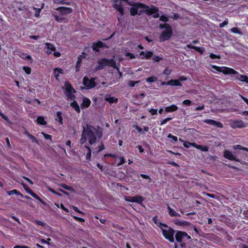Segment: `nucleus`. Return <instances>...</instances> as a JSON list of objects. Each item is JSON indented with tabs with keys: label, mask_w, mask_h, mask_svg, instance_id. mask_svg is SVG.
I'll use <instances>...</instances> for the list:
<instances>
[{
	"label": "nucleus",
	"mask_w": 248,
	"mask_h": 248,
	"mask_svg": "<svg viewBox=\"0 0 248 248\" xmlns=\"http://www.w3.org/2000/svg\"><path fill=\"white\" fill-rule=\"evenodd\" d=\"M203 122H204V123H205L207 124L214 125V126H215L218 128H222L223 127V124L221 123H220L219 122L216 121L214 120L205 119L203 121Z\"/></svg>",
	"instance_id": "nucleus-16"
},
{
	"label": "nucleus",
	"mask_w": 248,
	"mask_h": 248,
	"mask_svg": "<svg viewBox=\"0 0 248 248\" xmlns=\"http://www.w3.org/2000/svg\"><path fill=\"white\" fill-rule=\"evenodd\" d=\"M168 138L171 139L174 142H176L178 140L177 137L172 135L171 134H169L168 136Z\"/></svg>",
	"instance_id": "nucleus-54"
},
{
	"label": "nucleus",
	"mask_w": 248,
	"mask_h": 248,
	"mask_svg": "<svg viewBox=\"0 0 248 248\" xmlns=\"http://www.w3.org/2000/svg\"><path fill=\"white\" fill-rule=\"evenodd\" d=\"M85 55H86V54L85 52H82L81 55H80L78 57L77 59L78 60L79 59L80 61H81L82 62V60L85 58V57H86Z\"/></svg>",
	"instance_id": "nucleus-60"
},
{
	"label": "nucleus",
	"mask_w": 248,
	"mask_h": 248,
	"mask_svg": "<svg viewBox=\"0 0 248 248\" xmlns=\"http://www.w3.org/2000/svg\"><path fill=\"white\" fill-rule=\"evenodd\" d=\"M170 26H171L168 23H164V24H160L159 26V28L160 29H163L165 28V30Z\"/></svg>",
	"instance_id": "nucleus-44"
},
{
	"label": "nucleus",
	"mask_w": 248,
	"mask_h": 248,
	"mask_svg": "<svg viewBox=\"0 0 248 248\" xmlns=\"http://www.w3.org/2000/svg\"><path fill=\"white\" fill-rule=\"evenodd\" d=\"M163 236L165 238L171 243L174 241V235L175 232V230L171 227H169L168 229H164L161 228Z\"/></svg>",
	"instance_id": "nucleus-7"
},
{
	"label": "nucleus",
	"mask_w": 248,
	"mask_h": 248,
	"mask_svg": "<svg viewBox=\"0 0 248 248\" xmlns=\"http://www.w3.org/2000/svg\"><path fill=\"white\" fill-rule=\"evenodd\" d=\"M172 119V117H167L164 119H163L162 121H161L160 123L159 124L160 125H163L165 124H166L168 122L171 120Z\"/></svg>",
	"instance_id": "nucleus-40"
},
{
	"label": "nucleus",
	"mask_w": 248,
	"mask_h": 248,
	"mask_svg": "<svg viewBox=\"0 0 248 248\" xmlns=\"http://www.w3.org/2000/svg\"><path fill=\"white\" fill-rule=\"evenodd\" d=\"M107 47L106 44L101 41H98L97 42H94L93 43L92 48L93 50L96 52H98L99 51V48Z\"/></svg>",
	"instance_id": "nucleus-14"
},
{
	"label": "nucleus",
	"mask_w": 248,
	"mask_h": 248,
	"mask_svg": "<svg viewBox=\"0 0 248 248\" xmlns=\"http://www.w3.org/2000/svg\"><path fill=\"white\" fill-rule=\"evenodd\" d=\"M248 125V123H244L241 120H231L230 123V126L233 129L246 127Z\"/></svg>",
	"instance_id": "nucleus-9"
},
{
	"label": "nucleus",
	"mask_w": 248,
	"mask_h": 248,
	"mask_svg": "<svg viewBox=\"0 0 248 248\" xmlns=\"http://www.w3.org/2000/svg\"><path fill=\"white\" fill-rule=\"evenodd\" d=\"M56 10L58 11L62 15L69 14L72 12V8L63 6L57 8Z\"/></svg>",
	"instance_id": "nucleus-15"
},
{
	"label": "nucleus",
	"mask_w": 248,
	"mask_h": 248,
	"mask_svg": "<svg viewBox=\"0 0 248 248\" xmlns=\"http://www.w3.org/2000/svg\"><path fill=\"white\" fill-rule=\"evenodd\" d=\"M32 197L35 198L37 200H38L40 202L44 204H45V202L35 193L32 191L30 194Z\"/></svg>",
	"instance_id": "nucleus-32"
},
{
	"label": "nucleus",
	"mask_w": 248,
	"mask_h": 248,
	"mask_svg": "<svg viewBox=\"0 0 248 248\" xmlns=\"http://www.w3.org/2000/svg\"><path fill=\"white\" fill-rule=\"evenodd\" d=\"M18 190L16 189H13L10 191H7V194L9 195H13L14 194H17Z\"/></svg>",
	"instance_id": "nucleus-52"
},
{
	"label": "nucleus",
	"mask_w": 248,
	"mask_h": 248,
	"mask_svg": "<svg viewBox=\"0 0 248 248\" xmlns=\"http://www.w3.org/2000/svg\"><path fill=\"white\" fill-rule=\"evenodd\" d=\"M74 218L77 221H78L80 222H85V219L83 218L78 217L77 216H74Z\"/></svg>",
	"instance_id": "nucleus-57"
},
{
	"label": "nucleus",
	"mask_w": 248,
	"mask_h": 248,
	"mask_svg": "<svg viewBox=\"0 0 248 248\" xmlns=\"http://www.w3.org/2000/svg\"><path fill=\"white\" fill-rule=\"evenodd\" d=\"M53 16L54 17L55 20L58 22H60L63 19L62 18H60L58 16L56 15H53Z\"/></svg>",
	"instance_id": "nucleus-62"
},
{
	"label": "nucleus",
	"mask_w": 248,
	"mask_h": 248,
	"mask_svg": "<svg viewBox=\"0 0 248 248\" xmlns=\"http://www.w3.org/2000/svg\"><path fill=\"white\" fill-rule=\"evenodd\" d=\"M211 67L218 72L223 73L225 75H232L231 77L232 78L248 84V76L240 74L232 68L218 66L216 65H212Z\"/></svg>",
	"instance_id": "nucleus-2"
},
{
	"label": "nucleus",
	"mask_w": 248,
	"mask_h": 248,
	"mask_svg": "<svg viewBox=\"0 0 248 248\" xmlns=\"http://www.w3.org/2000/svg\"><path fill=\"white\" fill-rule=\"evenodd\" d=\"M172 30L171 26L165 29L163 31L159 36V41L160 42H164L169 40L172 36Z\"/></svg>",
	"instance_id": "nucleus-8"
},
{
	"label": "nucleus",
	"mask_w": 248,
	"mask_h": 248,
	"mask_svg": "<svg viewBox=\"0 0 248 248\" xmlns=\"http://www.w3.org/2000/svg\"><path fill=\"white\" fill-rule=\"evenodd\" d=\"M115 65V62L113 59L102 58L98 61V65L95 69L96 70H101L105 66H114Z\"/></svg>",
	"instance_id": "nucleus-6"
},
{
	"label": "nucleus",
	"mask_w": 248,
	"mask_h": 248,
	"mask_svg": "<svg viewBox=\"0 0 248 248\" xmlns=\"http://www.w3.org/2000/svg\"><path fill=\"white\" fill-rule=\"evenodd\" d=\"M23 70L28 75L30 74L31 71V68L30 67L26 66L23 67Z\"/></svg>",
	"instance_id": "nucleus-41"
},
{
	"label": "nucleus",
	"mask_w": 248,
	"mask_h": 248,
	"mask_svg": "<svg viewBox=\"0 0 248 248\" xmlns=\"http://www.w3.org/2000/svg\"><path fill=\"white\" fill-rule=\"evenodd\" d=\"M171 71L170 70L168 67H167L165 69V70L163 72V74L164 75L169 76L170 74Z\"/></svg>",
	"instance_id": "nucleus-53"
},
{
	"label": "nucleus",
	"mask_w": 248,
	"mask_h": 248,
	"mask_svg": "<svg viewBox=\"0 0 248 248\" xmlns=\"http://www.w3.org/2000/svg\"><path fill=\"white\" fill-rule=\"evenodd\" d=\"M223 156L224 157L228 159V160H231V161H235L236 162H239L240 160L236 157L235 156H234L232 152L229 150H225L223 152Z\"/></svg>",
	"instance_id": "nucleus-13"
},
{
	"label": "nucleus",
	"mask_w": 248,
	"mask_h": 248,
	"mask_svg": "<svg viewBox=\"0 0 248 248\" xmlns=\"http://www.w3.org/2000/svg\"><path fill=\"white\" fill-rule=\"evenodd\" d=\"M198 148V149L204 152H207L209 150L208 147L206 145H199Z\"/></svg>",
	"instance_id": "nucleus-38"
},
{
	"label": "nucleus",
	"mask_w": 248,
	"mask_h": 248,
	"mask_svg": "<svg viewBox=\"0 0 248 248\" xmlns=\"http://www.w3.org/2000/svg\"><path fill=\"white\" fill-rule=\"evenodd\" d=\"M125 56L129 57V58H130V59L131 60L135 58V55L134 54L132 53H130V52H126L125 53Z\"/></svg>",
	"instance_id": "nucleus-58"
},
{
	"label": "nucleus",
	"mask_w": 248,
	"mask_h": 248,
	"mask_svg": "<svg viewBox=\"0 0 248 248\" xmlns=\"http://www.w3.org/2000/svg\"><path fill=\"white\" fill-rule=\"evenodd\" d=\"M209 57H210V58H211L212 59H221V57L220 55H217L215 54L212 53L210 54Z\"/></svg>",
	"instance_id": "nucleus-47"
},
{
	"label": "nucleus",
	"mask_w": 248,
	"mask_h": 248,
	"mask_svg": "<svg viewBox=\"0 0 248 248\" xmlns=\"http://www.w3.org/2000/svg\"><path fill=\"white\" fill-rule=\"evenodd\" d=\"M167 209L168 210V213L169 215L172 217H180V215L176 212L173 209L170 208L169 205H168Z\"/></svg>",
	"instance_id": "nucleus-24"
},
{
	"label": "nucleus",
	"mask_w": 248,
	"mask_h": 248,
	"mask_svg": "<svg viewBox=\"0 0 248 248\" xmlns=\"http://www.w3.org/2000/svg\"><path fill=\"white\" fill-rule=\"evenodd\" d=\"M113 7L117 11H118L119 12V13L121 15V16H123L124 15V8L122 7V4H121V2H120L119 4H117V3L113 4Z\"/></svg>",
	"instance_id": "nucleus-22"
},
{
	"label": "nucleus",
	"mask_w": 248,
	"mask_h": 248,
	"mask_svg": "<svg viewBox=\"0 0 248 248\" xmlns=\"http://www.w3.org/2000/svg\"><path fill=\"white\" fill-rule=\"evenodd\" d=\"M67 0H53V2L57 4H65L70 5V3L66 1Z\"/></svg>",
	"instance_id": "nucleus-29"
},
{
	"label": "nucleus",
	"mask_w": 248,
	"mask_h": 248,
	"mask_svg": "<svg viewBox=\"0 0 248 248\" xmlns=\"http://www.w3.org/2000/svg\"><path fill=\"white\" fill-rule=\"evenodd\" d=\"M228 24V19L225 20L223 22L219 24V27L220 28H223L225 26L227 25Z\"/></svg>",
	"instance_id": "nucleus-59"
},
{
	"label": "nucleus",
	"mask_w": 248,
	"mask_h": 248,
	"mask_svg": "<svg viewBox=\"0 0 248 248\" xmlns=\"http://www.w3.org/2000/svg\"><path fill=\"white\" fill-rule=\"evenodd\" d=\"M139 82H140V80H139V81L129 80L127 84L129 87H134L136 84L139 83Z\"/></svg>",
	"instance_id": "nucleus-39"
},
{
	"label": "nucleus",
	"mask_w": 248,
	"mask_h": 248,
	"mask_svg": "<svg viewBox=\"0 0 248 248\" xmlns=\"http://www.w3.org/2000/svg\"><path fill=\"white\" fill-rule=\"evenodd\" d=\"M36 121L39 125H45L47 124L44 117L43 116H38L37 118Z\"/></svg>",
	"instance_id": "nucleus-25"
},
{
	"label": "nucleus",
	"mask_w": 248,
	"mask_h": 248,
	"mask_svg": "<svg viewBox=\"0 0 248 248\" xmlns=\"http://www.w3.org/2000/svg\"><path fill=\"white\" fill-rule=\"evenodd\" d=\"M140 176L145 179L148 180V182L151 183V178L147 175L143 174H140Z\"/></svg>",
	"instance_id": "nucleus-49"
},
{
	"label": "nucleus",
	"mask_w": 248,
	"mask_h": 248,
	"mask_svg": "<svg viewBox=\"0 0 248 248\" xmlns=\"http://www.w3.org/2000/svg\"><path fill=\"white\" fill-rule=\"evenodd\" d=\"M104 156L105 157H107V156L111 157H112V158H117L118 156H117V155L116 154H112V153H108V154H105L104 155Z\"/></svg>",
	"instance_id": "nucleus-56"
},
{
	"label": "nucleus",
	"mask_w": 248,
	"mask_h": 248,
	"mask_svg": "<svg viewBox=\"0 0 248 248\" xmlns=\"http://www.w3.org/2000/svg\"><path fill=\"white\" fill-rule=\"evenodd\" d=\"M182 104L186 106H190L192 104V102L189 99H186L183 101Z\"/></svg>",
	"instance_id": "nucleus-43"
},
{
	"label": "nucleus",
	"mask_w": 248,
	"mask_h": 248,
	"mask_svg": "<svg viewBox=\"0 0 248 248\" xmlns=\"http://www.w3.org/2000/svg\"><path fill=\"white\" fill-rule=\"evenodd\" d=\"M120 161L117 164V166L119 167L125 163V159L124 157L122 156L120 157Z\"/></svg>",
	"instance_id": "nucleus-51"
},
{
	"label": "nucleus",
	"mask_w": 248,
	"mask_h": 248,
	"mask_svg": "<svg viewBox=\"0 0 248 248\" xmlns=\"http://www.w3.org/2000/svg\"><path fill=\"white\" fill-rule=\"evenodd\" d=\"M175 237L176 241L180 243V246L181 248H186V241L190 240L191 237L185 232L181 231H177L175 234Z\"/></svg>",
	"instance_id": "nucleus-4"
},
{
	"label": "nucleus",
	"mask_w": 248,
	"mask_h": 248,
	"mask_svg": "<svg viewBox=\"0 0 248 248\" xmlns=\"http://www.w3.org/2000/svg\"><path fill=\"white\" fill-rule=\"evenodd\" d=\"M102 137V129L97 126L95 128L92 125L87 124L86 126H83L80 143L83 145L88 140L90 145H93L96 143L97 138L101 139Z\"/></svg>",
	"instance_id": "nucleus-1"
},
{
	"label": "nucleus",
	"mask_w": 248,
	"mask_h": 248,
	"mask_svg": "<svg viewBox=\"0 0 248 248\" xmlns=\"http://www.w3.org/2000/svg\"><path fill=\"white\" fill-rule=\"evenodd\" d=\"M186 47L189 49H194L195 51L199 52L201 54H202L204 51V48L193 46L191 44H187L186 45Z\"/></svg>",
	"instance_id": "nucleus-19"
},
{
	"label": "nucleus",
	"mask_w": 248,
	"mask_h": 248,
	"mask_svg": "<svg viewBox=\"0 0 248 248\" xmlns=\"http://www.w3.org/2000/svg\"><path fill=\"white\" fill-rule=\"evenodd\" d=\"M42 134L44 136V137L46 140H51L52 137L50 135L46 134L44 132H42Z\"/></svg>",
	"instance_id": "nucleus-50"
},
{
	"label": "nucleus",
	"mask_w": 248,
	"mask_h": 248,
	"mask_svg": "<svg viewBox=\"0 0 248 248\" xmlns=\"http://www.w3.org/2000/svg\"><path fill=\"white\" fill-rule=\"evenodd\" d=\"M178 80H180V82H181V81H186L187 80V78L184 76H181L179 77Z\"/></svg>",
	"instance_id": "nucleus-63"
},
{
	"label": "nucleus",
	"mask_w": 248,
	"mask_h": 248,
	"mask_svg": "<svg viewBox=\"0 0 248 248\" xmlns=\"http://www.w3.org/2000/svg\"><path fill=\"white\" fill-rule=\"evenodd\" d=\"M85 148H86L88 150V153L86 154V159L90 161L91 159V155H92V150L90 147L88 146H85Z\"/></svg>",
	"instance_id": "nucleus-28"
},
{
	"label": "nucleus",
	"mask_w": 248,
	"mask_h": 248,
	"mask_svg": "<svg viewBox=\"0 0 248 248\" xmlns=\"http://www.w3.org/2000/svg\"><path fill=\"white\" fill-rule=\"evenodd\" d=\"M145 56L143 57H141V59L149 60L153 56V52L151 51L146 50L145 51Z\"/></svg>",
	"instance_id": "nucleus-26"
},
{
	"label": "nucleus",
	"mask_w": 248,
	"mask_h": 248,
	"mask_svg": "<svg viewBox=\"0 0 248 248\" xmlns=\"http://www.w3.org/2000/svg\"><path fill=\"white\" fill-rule=\"evenodd\" d=\"M105 100L111 104L117 103L118 101V99L116 97L111 96L110 95H107L105 98Z\"/></svg>",
	"instance_id": "nucleus-21"
},
{
	"label": "nucleus",
	"mask_w": 248,
	"mask_h": 248,
	"mask_svg": "<svg viewBox=\"0 0 248 248\" xmlns=\"http://www.w3.org/2000/svg\"><path fill=\"white\" fill-rule=\"evenodd\" d=\"M152 57V60L154 62H157L163 60V57L159 56L153 55Z\"/></svg>",
	"instance_id": "nucleus-36"
},
{
	"label": "nucleus",
	"mask_w": 248,
	"mask_h": 248,
	"mask_svg": "<svg viewBox=\"0 0 248 248\" xmlns=\"http://www.w3.org/2000/svg\"><path fill=\"white\" fill-rule=\"evenodd\" d=\"M25 134L27 135V136L32 141V142L36 143L37 144L39 143L38 140L36 139V138L34 136L30 134L27 131H25Z\"/></svg>",
	"instance_id": "nucleus-27"
},
{
	"label": "nucleus",
	"mask_w": 248,
	"mask_h": 248,
	"mask_svg": "<svg viewBox=\"0 0 248 248\" xmlns=\"http://www.w3.org/2000/svg\"><path fill=\"white\" fill-rule=\"evenodd\" d=\"M148 111L151 113L152 115H157V110L156 109L149 108Z\"/></svg>",
	"instance_id": "nucleus-45"
},
{
	"label": "nucleus",
	"mask_w": 248,
	"mask_h": 248,
	"mask_svg": "<svg viewBox=\"0 0 248 248\" xmlns=\"http://www.w3.org/2000/svg\"><path fill=\"white\" fill-rule=\"evenodd\" d=\"M91 100L88 98L84 97L82 99V102L80 104L81 108H87L91 105Z\"/></svg>",
	"instance_id": "nucleus-18"
},
{
	"label": "nucleus",
	"mask_w": 248,
	"mask_h": 248,
	"mask_svg": "<svg viewBox=\"0 0 248 248\" xmlns=\"http://www.w3.org/2000/svg\"><path fill=\"white\" fill-rule=\"evenodd\" d=\"M20 57L24 60H30L31 62H32L33 59L31 57V56L30 55H28L26 53H22L21 54V55L20 56Z\"/></svg>",
	"instance_id": "nucleus-30"
},
{
	"label": "nucleus",
	"mask_w": 248,
	"mask_h": 248,
	"mask_svg": "<svg viewBox=\"0 0 248 248\" xmlns=\"http://www.w3.org/2000/svg\"><path fill=\"white\" fill-rule=\"evenodd\" d=\"M233 148L234 149H240V150H242L244 151H245V149H248V148L243 147L240 145H236L234 146H233Z\"/></svg>",
	"instance_id": "nucleus-48"
},
{
	"label": "nucleus",
	"mask_w": 248,
	"mask_h": 248,
	"mask_svg": "<svg viewBox=\"0 0 248 248\" xmlns=\"http://www.w3.org/2000/svg\"><path fill=\"white\" fill-rule=\"evenodd\" d=\"M45 46H46V48H47L46 53L47 55L51 54L52 51H55L56 47L54 45L50 43L46 42L45 43Z\"/></svg>",
	"instance_id": "nucleus-17"
},
{
	"label": "nucleus",
	"mask_w": 248,
	"mask_h": 248,
	"mask_svg": "<svg viewBox=\"0 0 248 248\" xmlns=\"http://www.w3.org/2000/svg\"><path fill=\"white\" fill-rule=\"evenodd\" d=\"M81 62H82L81 61H80L79 59V60L77 59V62H76V71L77 72H78L79 70V69L81 66Z\"/></svg>",
	"instance_id": "nucleus-42"
},
{
	"label": "nucleus",
	"mask_w": 248,
	"mask_h": 248,
	"mask_svg": "<svg viewBox=\"0 0 248 248\" xmlns=\"http://www.w3.org/2000/svg\"><path fill=\"white\" fill-rule=\"evenodd\" d=\"M178 107L175 104H172L165 108V111L167 113L173 112L178 109Z\"/></svg>",
	"instance_id": "nucleus-20"
},
{
	"label": "nucleus",
	"mask_w": 248,
	"mask_h": 248,
	"mask_svg": "<svg viewBox=\"0 0 248 248\" xmlns=\"http://www.w3.org/2000/svg\"><path fill=\"white\" fill-rule=\"evenodd\" d=\"M157 80V78L155 76H152L146 79V81L149 83L155 82Z\"/></svg>",
	"instance_id": "nucleus-35"
},
{
	"label": "nucleus",
	"mask_w": 248,
	"mask_h": 248,
	"mask_svg": "<svg viewBox=\"0 0 248 248\" xmlns=\"http://www.w3.org/2000/svg\"><path fill=\"white\" fill-rule=\"evenodd\" d=\"M62 112L60 111L57 112V117L56 120L59 122L60 123V124H62L63 122H62Z\"/></svg>",
	"instance_id": "nucleus-31"
},
{
	"label": "nucleus",
	"mask_w": 248,
	"mask_h": 248,
	"mask_svg": "<svg viewBox=\"0 0 248 248\" xmlns=\"http://www.w3.org/2000/svg\"><path fill=\"white\" fill-rule=\"evenodd\" d=\"M65 86V95L67 97V100H73L72 102L70 103V106L74 108L76 111L78 113L80 112V107L78 104L77 102L74 99L76 98V96L74 94L76 93V90L73 88L71 83H70L68 81H65L64 83Z\"/></svg>",
	"instance_id": "nucleus-3"
},
{
	"label": "nucleus",
	"mask_w": 248,
	"mask_h": 248,
	"mask_svg": "<svg viewBox=\"0 0 248 248\" xmlns=\"http://www.w3.org/2000/svg\"><path fill=\"white\" fill-rule=\"evenodd\" d=\"M169 85L171 86H182V84L178 79H170L169 81Z\"/></svg>",
	"instance_id": "nucleus-23"
},
{
	"label": "nucleus",
	"mask_w": 248,
	"mask_h": 248,
	"mask_svg": "<svg viewBox=\"0 0 248 248\" xmlns=\"http://www.w3.org/2000/svg\"><path fill=\"white\" fill-rule=\"evenodd\" d=\"M21 185L28 193L30 194L32 191L25 183L22 182Z\"/></svg>",
	"instance_id": "nucleus-37"
},
{
	"label": "nucleus",
	"mask_w": 248,
	"mask_h": 248,
	"mask_svg": "<svg viewBox=\"0 0 248 248\" xmlns=\"http://www.w3.org/2000/svg\"><path fill=\"white\" fill-rule=\"evenodd\" d=\"M120 1L125 2L129 5L132 6V7L130 8L129 10L130 15L132 16H135L138 14L139 9L147 7L146 4L140 2H134L132 3L129 1L128 0H120Z\"/></svg>",
	"instance_id": "nucleus-5"
},
{
	"label": "nucleus",
	"mask_w": 248,
	"mask_h": 248,
	"mask_svg": "<svg viewBox=\"0 0 248 248\" xmlns=\"http://www.w3.org/2000/svg\"><path fill=\"white\" fill-rule=\"evenodd\" d=\"M147 8H142L144 13L146 14L148 16H151L154 13H158L159 11L158 8L152 5L151 7L150 8L149 6L147 5Z\"/></svg>",
	"instance_id": "nucleus-12"
},
{
	"label": "nucleus",
	"mask_w": 248,
	"mask_h": 248,
	"mask_svg": "<svg viewBox=\"0 0 248 248\" xmlns=\"http://www.w3.org/2000/svg\"><path fill=\"white\" fill-rule=\"evenodd\" d=\"M183 145L185 147L188 148L191 146L190 142L188 141H185L183 143Z\"/></svg>",
	"instance_id": "nucleus-61"
},
{
	"label": "nucleus",
	"mask_w": 248,
	"mask_h": 248,
	"mask_svg": "<svg viewBox=\"0 0 248 248\" xmlns=\"http://www.w3.org/2000/svg\"><path fill=\"white\" fill-rule=\"evenodd\" d=\"M14 248H30V247L26 246L16 245L14 246Z\"/></svg>",
	"instance_id": "nucleus-64"
},
{
	"label": "nucleus",
	"mask_w": 248,
	"mask_h": 248,
	"mask_svg": "<svg viewBox=\"0 0 248 248\" xmlns=\"http://www.w3.org/2000/svg\"><path fill=\"white\" fill-rule=\"evenodd\" d=\"M125 200L127 202H136L140 205L144 206L143 204V202L144 200V198L140 195H137L134 197L128 196L126 197Z\"/></svg>",
	"instance_id": "nucleus-10"
},
{
	"label": "nucleus",
	"mask_w": 248,
	"mask_h": 248,
	"mask_svg": "<svg viewBox=\"0 0 248 248\" xmlns=\"http://www.w3.org/2000/svg\"><path fill=\"white\" fill-rule=\"evenodd\" d=\"M83 84L88 89H92L96 85L94 78H92L89 79L86 77H84L83 78Z\"/></svg>",
	"instance_id": "nucleus-11"
},
{
	"label": "nucleus",
	"mask_w": 248,
	"mask_h": 248,
	"mask_svg": "<svg viewBox=\"0 0 248 248\" xmlns=\"http://www.w3.org/2000/svg\"><path fill=\"white\" fill-rule=\"evenodd\" d=\"M62 186L65 189L71 191L72 189H73V187L71 186H68L66 185V184H63L62 185Z\"/></svg>",
	"instance_id": "nucleus-55"
},
{
	"label": "nucleus",
	"mask_w": 248,
	"mask_h": 248,
	"mask_svg": "<svg viewBox=\"0 0 248 248\" xmlns=\"http://www.w3.org/2000/svg\"><path fill=\"white\" fill-rule=\"evenodd\" d=\"M175 224L178 226H187L190 223L189 222L186 221L177 220L175 221Z\"/></svg>",
	"instance_id": "nucleus-33"
},
{
	"label": "nucleus",
	"mask_w": 248,
	"mask_h": 248,
	"mask_svg": "<svg viewBox=\"0 0 248 248\" xmlns=\"http://www.w3.org/2000/svg\"><path fill=\"white\" fill-rule=\"evenodd\" d=\"M159 20L160 21H161L162 22H167L169 21L168 17L165 15H162V16H160L159 17Z\"/></svg>",
	"instance_id": "nucleus-46"
},
{
	"label": "nucleus",
	"mask_w": 248,
	"mask_h": 248,
	"mask_svg": "<svg viewBox=\"0 0 248 248\" xmlns=\"http://www.w3.org/2000/svg\"><path fill=\"white\" fill-rule=\"evenodd\" d=\"M230 31H231V32L234 33H237V34H238L240 35L243 34L242 31H241L240 30H239V29L237 27H233V28H232L231 29Z\"/></svg>",
	"instance_id": "nucleus-34"
}]
</instances>
